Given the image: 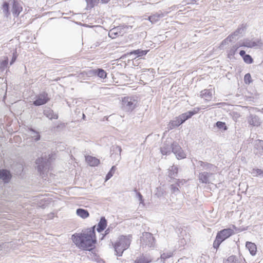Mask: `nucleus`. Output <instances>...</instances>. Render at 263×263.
I'll return each instance as SVG.
<instances>
[{"label": "nucleus", "mask_w": 263, "mask_h": 263, "mask_svg": "<svg viewBox=\"0 0 263 263\" xmlns=\"http://www.w3.org/2000/svg\"><path fill=\"white\" fill-rule=\"evenodd\" d=\"M251 174L253 176H255V177L259 176V177H263V170H262L261 169H258V168H257V169L253 168L252 170Z\"/></svg>", "instance_id": "34"}, {"label": "nucleus", "mask_w": 263, "mask_h": 263, "mask_svg": "<svg viewBox=\"0 0 263 263\" xmlns=\"http://www.w3.org/2000/svg\"><path fill=\"white\" fill-rule=\"evenodd\" d=\"M131 237L130 235H128V236H121L118 238V239L114 246L117 256H121L124 251L129 247Z\"/></svg>", "instance_id": "2"}, {"label": "nucleus", "mask_w": 263, "mask_h": 263, "mask_svg": "<svg viewBox=\"0 0 263 263\" xmlns=\"http://www.w3.org/2000/svg\"><path fill=\"white\" fill-rule=\"evenodd\" d=\"M85 160L87 163L91 166H97L100 163V160L99 159L91 156H86L85 157Z\"/></svg>", "instance_id": "22"}, {"label": "nucleus", "mask_w": 263, "mask_h": 263, "mask_svg": "<svg viewBox=\"0 0 263 263\" xmlns=\"http://www.w3.org/2000/svg\"><path fill=\"white\" fill-rule=\"evenodd\" d=\"M244 81L246 84H250L252 82L251 74L249 73L245 74L244 77Z\"/></svg>", "instance_id": "44"}, {"label": "nucleus", "mask_w": 263, "mask_h": 263, "mask_svg": "<svg viewBox=\"0 0 263 263\" xmlns=\"http://www.w3.org/2000/svg\"><path fill=\"white\" fill-rule=\"evenodd\" d=\"M164 15L163 13L159 11L158 12L155 13L151 15H150L148 17V20L152 23H155L157 21H158L160 18H162L163 17Z\"/></svg>", "instance_id": "23"}, {"label": "nucleus", "mask_w": 263, "mask_h": 263, "mask_svg": "<svg viewBox=\"0 0 263 263\" xmlns=\"http://www.w3.org/2000/svg\"><path fill=\"white\" fill-rule=\"evenodd\" d=\"M100 0H87V3H89L91 6L97 5Z\"/></svg>", "instance_id": "48"}, {"label": "nucleus", "mask_w": 263, "mask_h": 263, "mask_svg": "<svg viewBox=\"0 0 263 263\" xmlns=\"http://www.w3.org/2000/svg\"><path fill=\"white\" fill-rule=\"evenodd\" d=\"M222 241V240L216 236V239L213 242V247L217 249Z\"/></svg>", "instance_id": "43"}, {"label": "nucleus", "mask_w": 263, "mask_h": 263, "mask_svg": "<svg viewBox=\"0 0 263 263\" xmlns=\"http://www.w3.org/2000/svg\"><path fill=\"white\" fill-rule=\"evenodd\" d=\"M110 33H114L116 34V33L114 32V29H112L111 30H110V32L109 33V34H110Z\"/></svg>", "instance_id": "56"}, {"label": "nucleus", "mask_w": 263, "mask_h": 263, "mask_svg": "<svg viewBox=\"0 0 263 263\" xmlns=\"http://www.w3.org/2000/svg\"><path fill=\"white\" fill-rule=\"evenodd\" d=\"M101 1L103 3H107L109 0H101Z\"/></svg>", "instance_id": "53"}, {"label": "nucleus", "mask_w": 263, "mask_h": 263, "mask_svg": "<svg viewBox=\"0 0 263 263\" xmlns=\"http://www.w3.org/2000/svg\"><path fill=\"white\" fill-rule=\"evenodd\" d=\"M29 130L31 132V135L32 138L35 141H37L40 139V135L39 134V133L35 131L32 128H30Z\"/></svg>", "instance_id": "35"}, {"label": "nucleus", "mask_w": 263, "mask_h": 263, "mask_svg": "<svg viewBox=\"0 0 263 263\" xmlns=\"http://www.w3.org/2000/svg\"><path fill=\"white\" fill-rule=\"evenodd\" d=\"M135 191L137 193V197L140 201V203L144 204V199H143V196L141 194L140 192H137L136 190H135Z\"/></svg>", "instance_id": "45"}, {"label": "nucleus", "mask_w": 263, "mask_h": 263, "mask_svg": "<svg viewBox=\"0 0 263 263\" xmlns=\"http://www.w3.org/2000/svg\"><path fill=\"white\" fill-rule=\"evenodd\" d=\"M242 58L246 63L251 64L253 62L252 58L249 54H246Z\"/></svg>", "instance_id": "42"}, {"label": "nucleus", "mask_w": 263, "mask_h": 263, "mask_svg": "<svg viewBox=\"0 0 263 263\" xmlns=\"http://www.w3.org/2000/svg\"><path fill=\"white\" fill-rule=\"evenodd\" d=\"M174 143L171 138H167L160 148L162 154L163 155L170 154L172 151Z\"/></svg>", "instance_id": "6"}, {"label": "nucleus", "mask_w": 263, "mask_h": 263, "mask_svg": "<svg viewBox=\"0 0 263 263\" xmlns=\"http://www.w3.org/2000/svg\"><path fill=\"white\" fill-rule=\"evenodd\" d=\"M43 114L50 120H52V119H58L59 117L58 114L54 113L53 110L49 108L45 109L43 111Z\"/></svg>", "instance_id": "20"}, {"label": "nucleus", "mask_w": 263, "mask_h": 263, "mask_svg": "<svg viewBox=\"0 0 263 263\" xmlns=\"http://www.w3.org/2000/svg\"><path fill=\"white\" fill-rule=\"evenodd\" d=\"M235 233L234 230L231 228L224 229L219 231L217 236L223 241Z\"/></svg>", "instance_id": "11"}, {"label": "nucleus", "mask_w": 263, "mask_h": 263, "mask_svg": "<svg viewBox=\"0 0 263 263\" xmlns=\"http://www.w3.org/2000/svg\"><path fill=\"white\" fill-rule=\"evenodd\" d=\"M156 195L158 196H161L163 195V192L162 193H156Z\"/></svg>", "instance_id": "54"}, {"label": "nucleus", "mask_w": 263, "mask_h": 263, "mask_svg": "<svg viewBox=\"0 0 263 263\" xmlns=\"http://www.w3.org/2000/svg\"><path fill=\"white\" fill-rule=\"evenodd\" d=\"M85 118V115L83 114V118L84 119V118Z\"/></svg>", "instance_id": "58"}, {"label": "nucleus", "mask_w": 263, "mask_h": 263, "mask_svg": "<svg viewBox=\"0 0 263 263\" xmlns=\"http://www.w3.org/2000/svg\"><path fill=\"white\" fill-rule=\"evenodd\" d=\"M173 253L171 251L163 253L161 255V259L163 260V262H165V260L173 256Z\"/></svg>", "instance_id": "38"}, {"label": "nucleus", "mask_w": 263, "mask_h": 263, "mask_svg": "<svg viewBox=\"0 0 263 263\" xmlns=\"http://www.w3.org/2000/svg\"><path fill=\"white\" fill-rule=\"evenodd\" d=\"M11 178L10 172L7 170H0V179H2L5 183H8Z\"/></svg>", "instance_id": "19"}, {"label": "nucleus", "mask_w": 263, "mask_h": 263, "mask_svg": "<svg viewBox=\"0 0 263 263\" xmlns=\"http://www.w3.org/2000/svg\"><path fill=\"white\" fill-rule=\"evenodd\" d=\"M213 172H202L199 173L198 179L200 182L205 184L210 183L211 182V179L213 177V175L214 174Z\"/></svg>", "instance_id": "10"}, {"label": "nucleus", "mask_w": 263, "mask_h": 263, "mask_svg": "<svg viewBox=\"0 0 263 263\" xmlns=\"http://www.w3.org/2000/svg\"><path fill=\"white\" fill-rule=\"evenodd\" d=\"M246 247L249 250L250 254L252 256H254L256 254L257 251V247L254 243L247 241L246 243Z\"/></svg>", "instance_id": "25"}, {"label": "nucleus", "mask_w": 263, "mask_h": 263, "mask_svg": "<svg viewBox=\"0 0 263 263\" xmlns=\"http://www.w3.org/2000/svg\"><path fill=\"white\" fill-rule=\"evenodd\" d=\"M247 121L249 125L258 127L260 125L261 121L260 119L256 115L250 114L247 118Z\"/></svg>", "instance_id": "16"}, {"label": "nucleus", "mask_w": 263, "mask_h": 263, "mask_svg": "<svg viewBox=\"0 0 263 263\" xmlns=\"http://www.w3.org/2000/svg\"><path fill=\"white\" fill-rule=\"evenodd\" d=\"M8 65V58L7 57H2L0 58V70H4Z\"/></svg>", "instance_id": "30"}, {"label": "nucleus", "mask_w": 263, "mask_h": 263, "mask_svg": "<svg viewBox=\"0 0 263 263\" xmlns=\"http://www.w3.org/2000/svg\"><path fill=\"white\" fill-rule=\"evenodd\" d=\"M233 228H234V229H235L236 231L237 230V228L234 226V225H233Z\"/></svg>", "instance_id": "57"}, {"label": "nucleus", "mask_w": 263, "mask_h": 263, "mask_svg": "<svg viewBox=\"0 0 263 263\" xmlns=\"http://www.w3.org/2000/svg\"><path fill=\"white\" fill-rule=\"evenodd\" d=\"M239 54L242 58H243L246 54V51L242 50H240L239 52Z\"/></svg>", "instance_id": "51"}, {"label": "nucleus", "mask_w": 263, "mask_h": 263, "mask_svg": "<svg viewBox=\"0 0 263 263\" xmlns=\"http://www.w3.org/2000/svg\"><path fill=\"white\" fill-rule=\"evenodd\" d=\"M107 220L104 217H102L99 222L97 230L98 232H101L104 230L107 226Z\"/></svg>", "instance_id": "24"}, {"label": "nucleus", "mask_w": 263, "mask_h": 263, "mask_svg": "<svg viewBox=\"0 0 263 263\" xmlns=\"http://www.w3.org/2000/svg\"><path fill=\"white\" fill-rule=\"evenodd\" d=\"M176 184H173L171 185V190L172 193L177 194L179 193V190L178 187L180 186V184H182V181L179 180V179H175V180Z\"/></svg>", "instance_id": "26"}, {"label": "nucleus", "mask_w": 263, "mask_h": 263, "mask_svg": "<svg viewBox=\"0 0 263 263\" xmlns=\"http://www.w3.org/2000/svg\"><path fill=\"white\" fill-rule=\"evenodd\" d=\"M212 92L210 90L204 89L201 91V96L206 100H210L212 97Z\"/></svg>", "instance_id": "31"}, {"label": "nucleus", "mask_w": 263, "mask_h": 263, "mask_svg": "<svg viewBox=\"0 0 263 263\" xmlns=\"http://www.w3.org/2000/svg\"><path fill=\"white\" fill-rule=\"evenodd\" d=\"M72 239L79 249L90 251L97 241L95 229L92 228L84 233L73 234Z\"/></svg>", "instance_id": "1"}, {"label": "nucleus", "mask_w": 263, "mask_h": 263, "mask_svg": "<svg viewBox=\"0 0 263 263\" xmlns=\"http://www.w3.org/2000/svg\"><path fill=\"white\" fill-rule=\"evenodd\" d=\"M16 57L15 56H13L12 57V59L10 63V65H12L13 63L15 62V61L16 60Z\"/></svg>", "instance_id": "52"}, {"label": "nucleus", "mask_w": 263, "mask_h": 263, "mask_svg": "<svg viewBox=\"0 0 263 263\" xmlns=\"http://www.w3.org/2000/svg\"><path fill=\"white\" fill-rule=\"evenodd\" d=\"M235 37L236 35L233 33L227 37V41H229V42H231L234 39H235Z\"/></svg>", "instance_id": "46"}, {"label": "nucleus", "mask_w": 263, "mask_h": 263, "mask_svg": "<svg viewBox=\"0 0 263 263\" xmlns=\"http://www.w3.org/2000/svg\"><path fill=\"white\" fill-rule=\"evenodd\" d=\"M121 147L118 145H114L111 148V157L115 160L119 161L121 159Z\"/></svg>", "instance_id": "15"}, {"label": "nucleus", "mask_w": 263, "mask_h": 263, "mask_svg": "<svg viewBox=\"0 0 263 263\" xmlns=\"http://www.w3.org/2000/svg\"><path fill=\"white\" fill-rule=\"evenodd\" d=\"M151 261V259L146 255L142 254L137 257L135 261V263H149Z\"/></svg>", "instance_id": "28"}, {"label": "nucleus", "mask_w": 263, "mask_h": 263, "mask_svg": "<svg viewBox=\"0 0 263 263\" xmlns=\"http://www.w3.org/2000/svg\"><path fill=\"white\" fill-rule=\"evenodd\" d=\"M49 100L48 93L43 92L36 97V99L33 102V104L36 106H41L47 103Z\"/></svg>", "instance_id": "7"}, {"label": "nucleus", "mask_w": 263, "mask_h": 263, "mask_svg": "<svg viewBox=\"0 0 263 263\" xmlns=\"http://www.w3.org/2000/svg\"><path fill=\"white\" fill-rule=\"evenodd\" d=\"M3 13L6 16H8L10 14L9 4L7 2H4L2 7Z\"/></svg>", "instance_id": "32"}, {"label": "nucleus", "mask_w": 263, "mask_h": 263, "mask_svg": "<svg viewBox=\"0 0 263 263\" xmlns=\"http://www.w3.org/2000/svg\"><path fill=\"white\" fill-rule=\"evenodd\" d=\"M76 213L79 217L85 219L89 217V214L87 210L79 208L76 211Z\"/></svg>", "instance_id": "27"}, {"label": "nucleus", "mask_w": 263, "mask_h": 263, "mask_svg": "<svg viewBox=\"0 0 263 263\" xmlns=\"http://www.w3.org/2000/svg\"><path fill=\"white\" fill-rule=\"evenodd\" d=\"M22 10V2L20 0H13L11 11L13 15L18 16Z\"/></svg>", "instance_id": "12"}, {"label": "nucleus", "mask_w": 263, "mask_h": 263, "mask_svg": "<svg viewBox=\"0 0 263 263\" xmlns=\"http://www.w3.org/2000/svg\"><path fill=\"white\" fill-rule=\"evenodd\" d=\"M3 248V245H0V251H2Z\"/></svg>", "instance_id": "55"}, {"label": "nucleus", "mask_w": 263, "mask_h": 263, "mask_svg": "<svg viewBox=\"0 0 263 263\" xmlns=\"http://www.w3.org/2000/svg\"><path fill=\"white\" fill-rule=\"evenodd\" d=\"M262 46V43L260 40H258L257 41H252L249 40L244 41L240 45V46H244L248 48L253 47H261Z\"/></svg>", "instance_id": "17"}, {"label": "nucleus", "mask_w": 263, "mask_h": 263, "mask_svg": "<svg viewBox=\"0 0 263 263\" xmlns=\"http://www.w3.org/2000/svg\"><path fill=\"white\" fill-rule=\"evenodd\" d=\"M116 167L115 166H112L109 172L107 173L105 177V181L109 180L114 174Z\"/></svg>", "instance_id": "40"}, {"label": "nucleus", "mask_w": 263, "mask_h": 263, "mask_svg": "<svg viewBox=\"0 0 263 263\" xmlns=\"http://www.w3.org/2000/svg\"><path fill=\"white\" fill-rule=\"evenodd\" d=\"M147 50H143L141 49L134 50L130 52L131 54H135L137 55V57H142L145 55L147 53Z\"/></svg>", "instance_id": "33"}, {"label": "nucleus", "mask_w": 263, "mask_h": 263, "mask_svg": "<svg viewBox=\"0 0 263 263\" xmlns=\"http://www.w3.org/2000/svg\"><path fill=\"white\" fill-rule=\"evenodd\" d=\"M178 159H182L186 157V154L182 150L180 146L176 142L173 144L172 151Z\"/></svg>", "instance_id": "9"}, {"label": "nucleus", "mask_w": 263, "mask_h": 263, "mask_svg": "<svg viewBox=\"0 0 263 263\" xmlns=\"http://www.w3.org/2000/svg\"><path fill=\"white\" fill-rule=\"evenodd\" d=\"M239 47H240V45H238L237 44L233 46L229 51V57L233 56Z\"/></svg>", "instance_id": "37"}, {"label": "nucleus", "mask_w": 263, "mask_h": 263, "mask_svg": "<svg viewBox=\"0 0 263 263\" xmlns=\"http://www.w3.org/2000/svg\"><path fill=\"white\" fill-rule=\"evenodd\" d=\"M138 103L134 97H125L122 99V108L125 111H132L135 108Z\"/></svg>", "instance_id": "3"}, {"label": "nucleus", "mask_w": 263, "mask_h": 263, "mask_svg": "<svg viewBox=\"0 0 263 263\" xmlns=\"http://www.w3.org/2000/svg\"><path fill=\"white\" fill-rule=\"evenodd\" d=\"M235 37L236 35L233 33L227 37V41H229V42H231L234 39H235Z\"/></svg>", "instance_id": "47"}, {"label": "nucleus", "mask_w": 263, "mask_h": 263, "mask_svg": "<svg viewBox=\"0 0 263 263\" xmlns=\"http://www.w3.org/2000/svg\"><path fill=\"white\" fill-rule=\"evenodd\" d=\"M192 1H193H193L196 2V0H192Z\"/></svg>", "instance_id": "59"}, {"label": "nucleus", "mask_w": 263, "mask_h": 263, "mask_svg": "<svg viewBox=\"0 0 263 263\" xmlns=\"http://www.w3.org/2000/svg\"><path fill=\"white\" fill-rule=\"evenodd\" d=\"M155 239L151 233L148 232L143 233L140 239L141 246L143 248L146 247L148 248L154 247L155 243Z\"/></svg>", "instance_id": "5"}, {"label": "nucleus", "mask_w": 263, "mask_h": 263, "mask_svg": "<svg viewBox=\"0 0 263 263\" xmlns=\"http://www.w3.org/2000/svg\"><path fill=\"white\" fill-rule=\"evenodd\" d=\"M216 126H217V127L218 129L223 130V131H225V130H227V129H228V127L226 126L225 122H221V121H217L216 123Z\"/></svg>", "instance_id": "36"}, {"label": "nucleus", "mask_w": 263, "mask_h": 263, "mask_svg": "<svg viewBox=\"0 0 263 263\" xmlns=\"http://www.w3.org/2000/svg\"><path fill=\"white\" fill-rule=\"evenodd\" d=\"M254 153L259 156H263V141L261 140H256L254 142Z\"/></svg>", "instance_id": "13"}, {"label": "nucleus", "mask_w": 263, "mask_h": 263, "mask_svg": "<svg viewBox=\"0 0 263 263\" xmlns=\"http://www.w3.org/2000/svg\"><path fill=\"white\" fill-rule=\"evenodd\" d=\"M48 156H50L49 155ZM50 159L49 157L47 158L46 157H41L39 158L35 161V163L37 165V171L39 172L40 175H43L48 169L49 165L50 164Z\"/></svg>", "instance_id": "4"}, {"label": "nucleus", "mask_w": 263, "mask_h": 263, "mask_svg": "<svg viewBox=\"0 0 263 263\" xmlns=\"http://www.w3.org/2000/svg\"><path fill=\"white\" fill-rule=\"evenodd\" d=\"M183 124L182 121L179 118V117H176L174 120H172L170 122L168 127L169 129H174L177 127H178L180 125Z\"/></svg>", "instance_id": "21"}, {"label": "nucleus", "mask_w": 263, "mask_h": 263, "mask_svg": "<svg viewBox=\"0 0 263 263\" xmlns=\"http://www.w3.org/2000/svg\"><path fill=\"white\" fill-rule=\"evenodd\" d=\"M245 28V26H244L243 24H242L239 27H238L237 30L235 32H234L233 33L236 35V36H237L239 34H241L243 32Z\"/></svg>", "instance_id": "41"}, {"label": "nucleus", "mask_w": 263, "mask_h": 263, "mask_svg": "<svg viewBox=\"0 0 263 263\" xmlns=\"http://www.w3.org/2000/svg\"><path fill=\"white\" fill-rule=\"evenodd\" d=\"M241 260L240 258H238L236 256L231 255L224 261V263H241Z\"/></svg>", "instance_id": "29"}, {"label": "nucleus", "mask_w": 263, "mask_h": 263, "mask_svg": "<svg viewBox=\"0 0 263 263\" xmlns=\"http://www.w3.org/2000/svg\"><path fill=\"white\" fill-rule=\"evenodd\" d=\"M196 162L197 167L201 170H206L209 171L215 172L216 166L211 163L203 162L202 161H198L195 160Z\"/></svg>", "instance_id": "8"}, {"label": "nucleus", "mask_w": 263, "mask_h": 263, "mask_svg": "<svg viewBox=\"0 0 263 263\" xmlns=\"http://www.w3.org/2000/svg\"><path fill=\"white\" fill-rule=\"evenodd\" d=\"M112 230V228L109 227L105 231V235L108 234Z\"/></svg>", "instance_id": "50"}, {"label": "nucleus", "mask_w": 263, "mask_h": 263, "mask_svg": "<svg viewBox=\"0 0 263 263\" xmlns=\"http://www.w3.org/2000/svg\"><path fill=\"white\" fill-rule=\"evenodd\" d=\"M178 168L177 166L173 165L170 167L168 170V177L170 178L169 181L171 180H175V177L178 175Z\"/></svg>", "instance_id": "18"}, {"label": "nucleus", "mask_w": 263, "mask_h": 263, "mask_svg": "<svg viewBox=\"0 0 263 263\" xmlns=\"http://www.w3.org/2000/svg\"><path fill=\"white\" fill-rule=\"evenodd\" d=\"M200 109V108L198 107L194 108L193 110L188 111L179 116V118L181 120L182 123H183L186 120L191 118L194 115L197 114Z\"/></svg>", "instance_id": "14"}, {"label": "nucleus", "mask_w": 263, "mask_h": 263, "mask_svg": "<svg viewBox=\"0 0 263 263\" xmlns=\"http://www.w3.org/2000/svg\"><path fill=\"white\" fill-rule=\"evenodd\" d=\"M96 73L99 77L102 79L106 78L107 74L105 71L102 69H98V70H97L96 71Z\"/></svg>", "instance_id": "39"}, {"label": "nucleus", "mask_w": 263, "mask_h": 263, "mask_svg": "<svg viewBox=\"0 0 263 263\" xmlns=\"http://www.w3.org/2000/svg\"><path fill=\"white\" fill-rule=\"evenodd\" d=\"M230 42L229 41H227V38L223 40L220 44V47L222 48L224 45L228 44Z\"/></svg>", "instance_id": "49"}]
</instances>
